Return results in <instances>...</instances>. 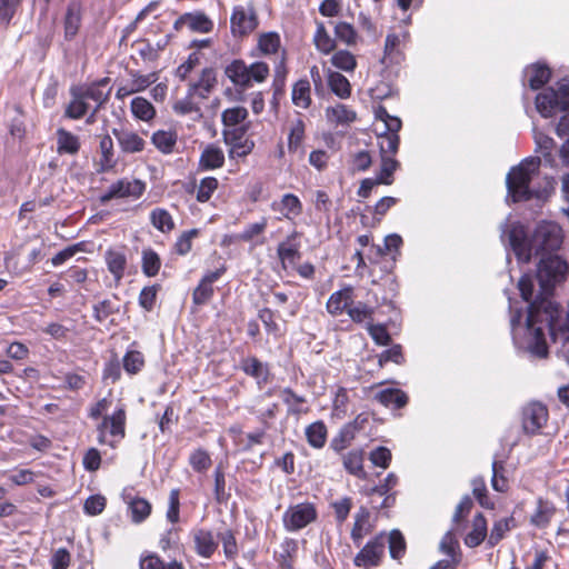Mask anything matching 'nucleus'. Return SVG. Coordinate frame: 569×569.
Returning <instances> with one entry per match:
<instances>
[{
	"mask_svg": "<svg viewBox=\"0 0 569 569\" xmlns=\"http://www.w3.org/2000/svg\"><path fill=\"white\" fill-rule=\"evenodd\" d=\"M560 317L559 306L546 297L538 296L530 302L526 326L531 336L529 351L538 358H547L549 348L546 340L545 330L555 338L557 321Z\"/></svg>",
	"mask_w": 569,
	"mask_h": 569,
	"instance_id": "obj_1",
	"label": "nucleus"
},
{
	"mask_svg": "<svg viewBox=\"0 0 569 569\" xmlns=\"http://www.w3.org/2000/svg\"><path fill=\"white\" fill-rule=\"evenodd\" d=\"M540 164L539 157H528L510 168L506 177V187L508 197L513 203L529 201L536 197L530 183L539 173Z\"/></svg>",
	"mask_w": 569,
	"mask_h": 569,
	"instance_id": "obj_2",
	"label": "nucleus"
},
{
	"mask_svg": "<svg viewBox=\"0 0 569 569\" xmlns=\"http://www.w3.org/2000/svg\"><path fill=\"white\" fill-rule=\"evenodd\" d=\"M224 76L238 92H244L254 84L266 82L270 76V67L261 60L247 64L243 59H233L224 67Z\"/></svg>",
	"mask_w": 569,
	"mask_h": 569,
	"instance_id": "obj_3",
	"label": "nucleus"
},
{
	"mask_svg": "<svg viewBox=\"0 0 569 569\" xmlns=\"http://www.w3.org/2000/svg\"><path fill=\"white\" fill-rule=\"evenodd\" d=\"M127 410L123 405L118 407L111 415L102 417L97 426V441L99 445H107L114 449L126 438Z\"/></svg>",
	"mask_w": 569,
	"mask_h": 569,
	"instance_id": "obj_4",
	"label": "nucleus"
},
{
	"mask_svg": "<svg viewBox=\"0 0 569 569\" xmlns=\"http://www.w3.org/2000/svg\"><path fill=\"white\" fill-rule=\"evenodd\" d=\"M568 272L569 266L567 261L558 254L541 257L538 263L537 278L542 295H551L556 284L563 281Z\"/></svg>",
	"mask_w": 569,
	"mask_h": 569,
	"instance_id": "obj_5",
	"label": "nucleus"
},
{
	"mask_svg": "<svg viewBox=\"0 0 569 569\" xmlns=\"http://www.w3.org/2000/svg\"><path fill=\"white\" fill-rule=\"evenodd\" d=\"M563 241L562 229L555 222L539 223L531 234L533 256L546 257L560 249Z\"/></svg>",
	"mask_w": 569,
	"mask_h": 569,
	"instance_id": "obj_6",
	"label": "nucleus"
},
{
	"mask_svg": "<svg viewBox=\"0 0 569 569\" xmlns=\"http://www.w3.org/2000/svg\"><path fill=\"white\" fill-rule=\"evenodd\" d=\"M535 103L542 118H551L559 111H569V84H560L558 89H543L536 96Z\"/></svg>",
	"mask_w": 569,
	"mask_h": 569,
	"instance_id": "obj_7",
	"label": "nucleus"
},
{
	"mask_svg": "<svg viewBox=\"0 0 569 569\" xmlns=\"http://www.w3.org/2000/svg\"><path fill=\"white\" fill-rule=\"evenodd\" d=\"M259 27V17L253 3L237 4L230 16V32L234 38L249 37Z\"/></svg>",
	"mask_w": 569,
	"mask_h": 569,
	"instance_id": "obj_8",
	"label": "nucleus"
},
{
	"mask_svg": "<svg viewBox=\"0 0 569 569\" xmlns=\"http://www.w3.org/2000/svg\"><path fill=\"white\" fill-rule=\"evenodd\" d=\"M386 532L380 531L371 537L353 558V566L358 569H372L380 567L385 558Z\"/></svg>",
	"mask_w": 569,
	"mask_h": 569,
	"instance_id": "obj_9",
	"label": "nucleus"
},
{
	"mask_svg": "<svg viewBox=\"0 0 569 569\" xmlns=\"http://www.w3.org/2000/svg\"><path fill=\"white\" fill-rule=\"evenodd\" d=\"M318 518V510L313 502L305 501L289 506L282 516V523L287 531H299Z\"/></svg>",
	"mask_w": 569,
	"mask_h": 569,
	"instance_id": "obj_10",
	"label": "nucleus"
},
{
	"mask_svg": "<svg viewBox=\"0 0 569 569\" xmlns=\"http://www.w3.org/2000/svg\"><path fill=\"white\" fill-rule=\"evenodd\" d=\"M248 130L249 126L222 130V140L228 147V157L230 160L246 158L253 151L254 141L246 137Z\"/></svg>",
	"mask_w": 569,
	"mask_h": 569,
	"instance_id": "obj_11",
	"label": "nucleus"
},
{
	"mask_svg": "<svg viewBox=\"0 0 569 569\" xmlns=\"http://www.w3.org/2000/svg\"><path fill=\"white\" fill-rule=\"evenodd\" d=\"M228 268L226 263H221L220 267L214 270H207L200 278L198 284L192 290V303L196 307H202L208 305L214 296L213 284L226 274Z\"/></svg>",
	"mask_w": 569,
	"mask_h": 569,
	"instance_id": "obj_12",
	"label": "nucleus"
},
{
	"mask_svg": "<svg viewBox=\"0 0 569 569\" xmlns=\"http://www.w3.org/2000/svg\"><path fill=\"white\" fill-rule=\"evenodd\" d=\"M146 191V183L139 179H119L110 184L108 190L100 196V202L107 203L112 199L132 198L139 199Z\"/></svg>",
	"mask_w": 569,
	"mask_h": 569,
	"instance_id": "obj_13",
	"label": "nucleus"
},
{
	"mask_svg": "<svg viewBox=\"0 0 569 569\" xmlns=\"http://www.w3.org/2000/svg\"><path fill=\"white\" fill-rule=\"evenodd\" d=\"M121 498L128 507V512L132 523L140 525L151 516V502L146 498L134 495V488L132 486L123 488Z\"/></svg>",
	"mask_w": 569,
	"mask_h": 569,
	"instance_id": "obj_14",
	"label": "nucleus"
},
{
	"mask_svg": "<svg viewBox=\"0 0 569 569\" xmlns=\"http://www.w3.org/2000/svg\"><path fill=\"white\" fill-rule=\"evenodd\" d=\"M549 411L546 405L535 401L522 409V429L527 435H537L546 426Z\"/></svg>",
	"mask_w": 569,
	"mask_h": 569,
	"instance_id": "obj_15",
	"label": "nucleus"
},
{
	"mask_svg": "<svg viewBox=\"0 0 569 569\" xmlns=\"http://www.w3.org/2000/svg\"><path fill=\"white\" fill-rule=\"evenodd\" d=\"M193 550L197 556L210 559L218 550V533L206 527H198L191 530Z\"/></svg>",
	"mask_w": 569,
	"mask_h": 569,
	"instance_id": "obj_16",
	"label": "nucleus"
},
{
	"mask_svg": "<svg viewBox=\"0 0 569 569\" xmlns=\"http://www.w3.org/2000/svg\"><path fill=\"white\" fill-rule=\"evenodd\" d=\"M301 237L300 231L293 230L283 241L279 242L277 256L283 269H287L288 264H296L301 259Z\"/></svg>",
	"mask_w": 569,
	"mask_h": 569,
	"instance_id": "obj_17",
	"label": "nucleus"
},
{
	"mask_svg": "<svg viewBox=\"0 0 569 569\" xmlns=\"http://www.w3.org/2000/svg\"><path fill=\"white\" fill-rule=\"evenodd\" d=\"M376 528L375 520L368 507L360 506L353 515V522L350 530V539L356 547H360L365 537L371 535Z\"/></svg>",
	"mask_w": 569,
	"mask_h": 569,
	"instance_id": "obj_18",
	"label": "nucleus"
},
{
	"mask_svg": "<svg viewBox=\"0 0 569 569\" xmlns=\"http://www.w3.org/2000/svg\"><path fill=\"white\" fill-rule=\"evenodd\" d=\"M83 6L80 0H71L66 8L62 26L66 41H72L82 26Z\"/></svg>",
	"mask_w": 569,
	"mask_h": 569,
	"instance_id": "obj_19",
	"label": "nucleus"
},
{
	"mask_svg": "<svg viewBox=\"0 0 569 569\" xmlns=\"http://www.w3.org/2000/svg\"><path fill=\"white\" fill-rule=\"evenodd\" d=\"M111 132L117 139L121 152L124 154L140 153L146 149V140L137 131L130 128H112Z\"/></svg>",
	"mask_w": 569,
	"mask_h": 569,
	"instance_id": "obj_20",
	"label": "nucleus"
},
{
	"mask_svg": "<svg viewBox=\"0 0 569 569\" xmlns=\"http://www.w3.org/2000/svg\"><path fill=\"white\" fill-rule=\"evenodd\" d=\"M508 238L517 259L529 262L533 256V249H531V237L528 238L525 227L521 224L512 226Z\"/></svg>",
	"mask_w": 569,
	"mask_h": 569,
	"instance_id": "obj_21",
	"label": "nucleus"
},
{
	"mask_svg": "<svg viewBox=\"0 0 569 569\" xmlns=\"http://www.w3.org/2000/svg\"><path fill=\"white\" fill-rule=\"evenodd\" d=\"M109 82L110 78L104 77L88 84L74 86V88L81 96H83L86 102H88V100H92L96 103L94 111H100L110 98L111 89L107 92H103L102 90L109 84Z\"/></svg>",
	"mask_w": 569,
	"mask_h": 569,
	"instance_id": "obj_22",
	"label": "nucleus"
},
{
	"mask_svg": "<svg viewBox=\"0 0 569 569\" xmlns=\"http://www.w3.org/2000/svg\"><path fill=\"white\" fill-rule=\"evenodd\" d=\"M188 27L193 32L209 33L213 30V21L202 11L186 12L181 14L173 23L176 31H181Z\"/></svg>",
	"mask_w": 569,
	"mask_h": 569,
	"instance_id": "obj_23",
	"label": "nucleus"
},
{
	"mask_svg": "<svg viewBox=\"0 0 569 569\" xmlns=\"http://www.w3.org/2000/svg\"><path fill=\"white\" fill-rule=\"evenodd\" d=\"M281 38L276 31L262 32L258 36L257 44L251 51L252 57H272L282 54Z\"/></svg>",
	"mask_w": 569,
	"mask_h": 569,
	"instance_id": "obj_24",
	"label": "nucleus"
},
{
	"mask_svg": "<svg viewBox=\"0 0 569 569\" xmlns=\"http://www.w3.org/2000/svg\"><path fill=\"white\" fill-rule=\"evenodd\" d=\"M118 161L116 159L114 144L109 133L99 136V160L97 171L100 173L112 171Z\"/></svg>",
	"mask_w": 569,
	"mask_h": 569,
	"instance_id": "obj_25",
	"label": "nucleus"
},
{
	"mask_svg": "<svg viewBox=\"0 0 569 569\" xmlns=\"http://www.w3.org/2000/svg\"><path fill=\"white\" fill-rule=\"evenodd\" d=\"M557 513L556 505L543 497H538L536 507L530 516V523L539 529H546Z\"/></svg>",
	"mask_w": 569,
	"mask_h": 569,
	"instance_id": "obj_26",
	"label": "nucleus"
},
{
	"mask_svg": "<svg viewBox=\"0 0 569 569\" xmlns=\"http://www.w3.org/2000/svg\"><path fill=\"white\" fill-rule=\"evenodd\" d=\"M217 83L216 70L212 67L203 68L198 80L189 84V94H196L200 99H208Z\"/></svg>",
	"mask_w": 569,
	"mask_h": 569,
	"instance_id": "obj_27",
	"label": "nucleus"
},
{
	"mask_svg": "<svg viewBox=\"0 0 569 569\" xmlns=\"http://www.w3.org/2000/svg\"><path fill=\"white\" fill-rule=\"evenodd\" d=\"M351 305H353V288L351 286H346L345 288L331 293L327 301L326 309L328 313L337 317L343 312L348 313V309H350Z\"/></svg>",
	"mask_w": 569,
	"mask_h": 569,
	"instance_id": "obj_28",
	"label": "nucleus"
},
{
	"mask_svg": "<svg viewBox=\"0 0 569 569\" xmlns=\"http://www.w3.org/2000/svg\"><path fill=\"white\" fill-rule=\"evenodd\" d=\"M270 208L274 212L281 213L284 219L293 220L303 211V206L298 196L284 193L280 200L273 201Z\"/></svg>",
	"mask_w": 569,
	"mask_h": 569,
	"instance_id": "obj_29",
	"label": "nucleus"
},
{
	"mask_svg": "<svg viewBox=\"0 0 569 569\" xmlns=\"http://www.w3.org/2000/svg\"><path fill=\"white\" fill-rule=\"evenodd\" d=\"M298 551V541L293 538L286 537L280 543V550L273 553L278 568L295 569Z\"/></svg>",
	"mask_w": 569,
	"mask_h": 569,
	"instance_id": "obj_30",
	"label": "nucleus"
},
{
	"mask_svg": "<svg viewBox=\"0 0 569 569\" xmlns=\"http://www.w3.org/2000/svg\"><path fill=\"white\" fill-rule=\"evenodd\" d=\"M289 69L287 67V50H282V54L274 64L273 78L271 82L273 102L278 101L286 94V81Z\"/></svg>",
	"mask_w": 569,
	"mask_h": 569,
	"instance_id": "obj_31",
	"label": "nucleus"
},
{
	"mask_svg": "<svg viewBox=\"0 0 569 569\" xmlns=\"http://www.w3.org/2000/svg\"><path fill=\"white\" fill-rule=\"evenodd\" d=\"M104 262L108 271L118 284L123 279L128 266V259L123 250L109 248L104 252Z\"/></svg>",
	"mask_w": 569,
	"mask_h": 569,
	"instance_id": "obj_32",
	"label": "nucleus"
},
{
	"mask_svg": "<svg viewBox=\"0 0 569 569\" xmlns=\"http://www.w3.org/2000/svg\"><path fill=\"white\" fill-rule=\"evenodd\" d=\"M240 369L249 377L256 379L258 383H268L270 380V368L268 363L262 362L256 356H249L241 359Z\"/></svg>",
	"mask_w": 569,
	"mask_h": 569,
	"instance_id": "obj_33",
	"label": "nucleus"
},
{
	"mask_svg": "<svg viewBox=\"0 0 569 569\" xmlns=\"http://www.w3.org/2000/svg\"><path fill=\"white\" fill-rule=\"evenodd\" d=\"M342 465L345 470L361 480H366L368 477L367 471L365 470V451L360 448H356L349 450L348 452L342 455Z\"/></svg>",
	"mask_w": 569,
	"mask_h": 569,
	"instance_id": "obj_34",
	"label": "nucleus"
},
{
	"mask_svg": "<svg viewBox=\"0 0 569 569\" xmlns=\"http://www.w3.org/2000/svg\"><path fill=\"white\" fill-rule=\"evenodd\" d=\"M408 37V33H403L400 37L397 33H388L385 41L383 57L381 58V63L389 66L392 63H400L405 56L400 50V46L402 40Z\"/></svg>",
	"mask_w": 569,
	"mask_h": 569,
	"instance_id": "obj_35",
	"label": "nucleus"
},
{
	"mask_svg": "<svg viewBox=\"0 0 569 569\" xmlns=\"http://www.w3.org/2000/svg\"><path fill=\"white\" fill-rule=\"evenodd\" d=\"M224 160L223 150L214 143H209L202 150L198 166L202 171L216 170L223 167Z\"/></svg>",
	"mask_w": 569,
	"mask_h": 569,
	"instance_id": "obj_36",
	"label": "nucleus"
},
{
	"mask_svg": "<svg viewBox=\"0 0 569 569\" xmlns=\"http://www.w3.org/2000/svg\"><path fill=\"white\" fill-rule=\"evenodd\" d=\"M57 136V153L60 156H76L81 149V141L79 136L64 129L58 128Z\"/></svg>",
	"mask_w": 569,
	"mask_h": 569,
	"instance_id": "obj_37",
	"label": "nucleus"
},
{
	"mask_svg": "<svg viewBox=\"0 0 569 569\" xmlns=\"http://www.w3.org/2000/svg\"><path fill=\"white\" fill-rule=\"evenodd\" d=\"M525 74L529 88L531 90H539L550 81L552 72L547 64L536 62L526 68Z\"/></svg>",
	"mask_w": 569,
	"mask_h": 569,
	"instance_id": "obj_38",
	"label": "nucleus"
},
{
	"mask_svg": "<svg viewBox=\"0 0 569 569\" xmlns=\"http://www.w3.org/2000/svg\"><path fill=\"white\" fill-rule=\"evenodd\" d=\"M487 535V519L482 512H477L471 522V530L463 538V542L469 548H476L485 541Z\"/></svg>",
	"mask_w": 569,
	"mask_h": 569,
	"instance_id": "obj_39",
	"label": "nucleus"
},
{
	"mask_svg": "<svg viewBox=\"0 0 569 569\" xmlns=\"http://www.w3.org/2000/svg\"><path fill=\"white\" fill-rule=\"evenodd\" d=\"M305 436L308 445L316 449H322L328 440V427L322 420H317L308 425L305 429Z\"/></svg>",
	"mask_w": 569,
	"mask_h": 569,
	"instance_id": "obj_40",
	"label": "nucleus"
},
{
	"mask_svg": "<svg viewBox=\"0 0 569 569\" xmlns=\"http://www.w3.org/2000/svg\"><path fill=\"white\" fill-rule=\"evenodd\" d=\"M139 567L140 569H186L182 561L172 559L167 562L156 552L142 553Z\"/></svg>",
	"mask_w": 569,
	"mask_h": 569,
	"instance_id": "obj_41",
	"label": "nucleus"
},
{
	"mask_svg": "<svg viewBox=\"0 0 569 569\" xmlns=\"http://www.w3.org/2000/svg\"><path fill=\"white\" fill-rule=\"evenodd\" d=\"M306 138L305 117L298 112L297 118L291 122L288 132V150L296 153L302 146Z\"/></svg>",
	"mask_w": 569,
	"mask_h": 569,
	"instance_id": "obj_42",
	"label": "nucleus"
},
{
	"mask_svg": "<svg viewBox=\"0 0 569 569\" xmlns=\"http://www.w3.org/2000/svg\"><path fill=\"white\" fill-rule=\"evenodd\" d=\"M292 103L301 109H309L312 104L311 84L309 79L302 78L297 80L291 91Z\"/></svg>",
	"mask_w": 569,
	"mask_h": 569,
	"instance_id": "obj_43",
	"label": "nucleus"
},
{
	"mask_svg": "<svg viewBox=\"0 0 569 569\" xmlns=\"http://www.w3.org/2000/svg\"><path fill=\"white\" fill-rule=\"evenodd\" d=\"M312 43L320 53L326 56L332 53L337 47L336 39L329 34L322 21H316Z\"/></svg>",
	"mask_w": 569,
	"mask_h": 569,
	"instance_id": "obj_44",
	"label": "nucleus"
},
{
	"mask_svg": "<svg viewBox=\"0 0 569 569\" xmlns=\"http://www.w3.org/2000/svg\"><path fill=\"white\" fill-rule=\"evenodd\" d=\"M375 399L382 406H392L395 409L403 408L409 401L407 393L397 388L383 389L375 396Z\"/></svg>",
	"mask_w": 569,
	"mask_h": 569,
	"instance_id": "obj_45",
	"label": "nucleus"
},
{
	"mask_svg": "<svg viewBox=\"0 0 569 569\" xmlns=\"http://www.w3.org/2000/svg\"><path fill=\"white\" fill-rule=\"evenodd\" d=\"M71 100L64 109V117L72 120L83 118L89 109V103L86 102L83 96L72 86L70 88Z\"/></svg>",
	"mask_w": 569,
	"mask_h": 569,
	"instance_id": "obj_46",
	"label": "nucleus"
},
{
	"mask_svg": "<svg viewBox=\"0 0 569 569\" xmlns=\"http://www.w3.org/2000/svg\"><path fill=\"white\" fill-rule=\"evenodd\" d=\"M178 141V134L173 130H157L151 136V143L163 154L173 152Z\"/></svg>",
	"mask_w": 569,
	"mask_h": 569,
	"instance_id": "obj_47",
	"label": "nucleus"
},
{
	"mask_svg": "<svg viewBox=\"0 0 569 569\" xmlns=\"http://www.w3.org/2000/svg\"><path fill=\"white\" fill-rule=\"evenodd\" d=\"M268 227V219L262 217L260 221L248 224L242 232L229 237V242H252L258 237H263Z\"/></svg>",
	"mask_w": 569,
	"mask_h": 569,
	"instance_id": "obj_48",
	"label": "nucleus"
},
{
	"mask_svg": "<svg viewBox=\"0 0 569 569\" xmlns=\"http://www.w3.org/2000/svg\"><path fill=\"white\" fill-rule=\"evenodd\" d=\"M130 110L134 119L143 122H151L157 116L153 104L143 97L133 98L130 102Z\"/></svg>",
	"mask_w": 569,
	"mask_h": 569,
	"instance_id": "obj_49",
	"label": "nucleus"
},
{
	"mask_svg": "<svg viewBox=\"0 0 569 569\" xmlns=\"http://www.w3.org/2000/svg\"><path fill=\"white\" fill-rule=\"evenodd\" d=\"M328 121L336 124H350L357 120V112L343 103H337L326 109Z\"/></svg>",
	"mask_w": 569,
	"mask_h": 569,
	"instance_id": "obj_50",
	"label": "nucleus"
},
{
	"mask_svg": "<svg viewBox=\"0 0 569 569\" xmlns=\"http://www.w3.org/2000/svg\"><path fill=\"white\" fill-rule=\"evenodd\" d=\"M280 397L284 405L288 406V413L292 416H300L308 413L309 408L302 406L307 402L305 396L296 393L291 388L287 387L280 391Z\"/></svg>",
	"mask_w": 569,
	"mask_h": 569,
	"instance_id": "obj_51",
	"label": "nucleus"
},
{
	"mask_svg": "<svg viewBox=\"0 0 569 569\" xmlns=\"http://www.w3.org/2000/svg\"><path fill=\"white\" fill-rule=\"evenodd\" d=\"M516 527L517 522L513 516H509L495 521L487 540L488 546H497L506 537V535Z\"/></svg>",
	"mask_w": 569,
	"mask_h": 569,
	"instance_id": "obj_52",
	"label": "nucleus"
},
{
	"mask_svg": "<svg viewBox=\"0 0 569 569\" xmlns=\"http://www.w3.org/2000/svg\"><path fill=\"white\" fill-rule=\"evenodd\" d=\"M222 543V550L224 558L229 561H233L239 556V546L237 542V531L227 528L223 531L218 532V543Z\"/></svg>",
	"mask_w": 569,
	"mask_h": 569,
	"instance_id": "obj_53",
	"label": "nucleus"
},
{
	"mask_svg": "<svg viewBox=\"0 0 569 569\" xmlns=\"http://www.w3.org/2000/svg\"><path fill=\"white\" fill-rule=\"evenodd\" d=\"M327 81L330 90L340 99H348L351 96V84L342 73L329 70Z\"/></svg>",
	"mask_w": 569,
	"mask_h": 569,
	"instance_id": "obj_54",
	"label": "nucleus"
},
{
	"mask_svg": "<svg viewBox=\"0 0 569 569\" xmlns=\"http://www.w3.org/2000/svg\"><path fill=\"white\" fill-rule=\"evenodd\" d=\"M161 264L162 261L160 256L152 248H146L142 250L141 270L146 277H156L161 269Z\"/></svg>",
	"mask_w": 569,
	"mask_h": 569,
	"instance_id": "obj_55",
	"label": "nucleus"
},
{
	"mask_svg": "<svg viewBox=\"0 0 569 569\" xmlns=\"http://www.w3.org/2000/svg\"><path fill=\"white\" fill-rule=\"evenodd\" d=\"M248 110L242 106L227 108L221 113L223 129L238 128L244 126L243 121L248 118Z\"/></svg>",
	"mask_w": 569,
	"mask_h": 569,
	"instance_id": "obj_56",
	"label": "nucleus"
},
{
	"mask_svg": "<svg viewBox=\"0 0 569 569\" xmlns=\"http://www.w3.org/2000/svg\"><path fill=\"white\" fill-rule=\"evenodd\" d=\"M386 541H388L390 557L400 561L407 551V542L402 532L398 529L391 530L388 537L386 536Z\"/></svg>",
	"mask_w": 569,
	"mask_h": 569,
	"instance_id": "obj_57",
	"label": "nucleus"
},
{
	"mask_svg": "<svg viewBox=\"0 0 569 569\" xmlns=\"http://www.w3.org/2000/svg\"><path fill=\"white\" fill-rule=\"evenodd\" d=\"M151 224L162 233L171 232L176 224L171 213L163 208H156L150 212Z\"/></svg>",
	"mask_w": 569,
	"mask_h": 569,
	"instance_id": "obj_58",
	"label": "nucleus"
},
{
	"mask_svg": "<svg viewBox=\"0 0 569 569\" xmlns=\"http://www.w3.org/2000/svg\"><path fill=\"white\" fill-rule=\"evenodd\" d=\"M330 62L335 68L348 73H352L358 66L356 56L343 49L333 51Z\"/></svg>",
	"mask_w": 569,
	"mask_h": 569,
	"instance_id": "obj_59",
	"label": "nucleus"
},
{
	"mask_svg": "<svg viewBox=\"0 0 569 569\" xmlns=\"http://www.w3.org/2000/svg\"><path fill=\"white\" fill-rule=\"evenodd\" d=\"M348 316L355 323H362L366 321L368 323H372L375 308L362 301H358L356 305H351L350 309H348Z\"/></svg>",
	"mask_w": 569,
	"mask_h": 569,
	"instance_id": "obj_60",
	"label": "nucleus"
},
{
	"mask_svg": "<svg viewBox=\"0 0 569 569\" xmlns=\"http://www.w3.org/2000/svg\"><path fill=\"white\" fill-rule=\"evenodd\" d=\"M214 488L213 495L214 500L218 503H224L229 500L230 493L227 491L226 473L222 465H218L213 471Z\"/></svg>",
	"mask_w": 569,
	"mask_h": 569,
	"instance_id": "obj_61",
	"label": "nucleus"
},
{
	"mask_svg": "<svg viewBox=\"0 0 569 569\" xmlns=\"http://www.w3.org/2000/svg\"><path fill=\"white\" fill-rule=\"evenodd\" d=\"M356 433L345 423L330 441V448L336 453H341L356 439Z\"/></svg>",
	"mask_w": 569,
	"mask_h": 569,
	"instance_id": "obj_62",
	"label": "nucleus"
},
{
	"mask_svg": "<svg viewBox=\"0 0 569 569\" xmlns=\"http://www.w3.org/2000/svg\"><path fill=\"white\" fill-rule=\"evenodd\" d=\"M399 162L389 156L381 157L380 171L376 178L378 183L390 186L393 182V173L398 169Z\"/></svg>",
	"mask_w": 569,
	"mask_h": 569,
	"instance_id": "obj_63",
	"label": "nucleus"
},
{
	"mask_svg": "<svg viewBox=\"0 0 569 569\" xmlns=\"http://www.w3.org/2000/svg\"><path fill=\"white\" fill-rule=\"evenodd\" d=\"M219 181L216 177H204L197 186L196 199L200 203L208 202L212 194L218 190Z\"/></svg>",
	"mask_w": 569,
	"mask_h": 569,
	"instance_id": "obj_64",
	"label": "nucleus"
}]
</instances>
